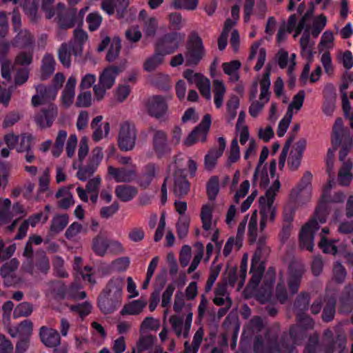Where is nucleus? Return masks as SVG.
Here are the masks:
<instances>
[{
	"label": "nucleus",
	"instance_id": "1",
	"mask_svg": "<svg viewBox=\"0 0 353 353\" xmlns=\"http://www.w3.org/2000/svg\"><path fill=\"white\" fill-rule=\"evenodd\" d=\"M310 300L307 293H301L294 304V308L296 312L297 325H293L290 329L289 335L285 334L280 341H277L275 334L267 331L264 336L255 337L253 350L254 353H292L294 345L302 342L308 330L314 328L313 319L305 314L308 309Z\"/></svg>",
	"mask_w": 353,
	"mask_h": 353
},
{
	"label": "nucleus",
	"instance_id": "2",
	"mask_svg": "<svg viewBox=\"0 0 353 353\" xmlns=\"http://www.w3.org/2000/svg\"><path fill=\"white\" fill-rule=\"evenodd\" d=\"M334 175L330 177L327 185L323 188V194L319 206L316 208L314 216L307 221L301 228L299 234L300 247L303 250L312 252L314 248V234L319 229V224L325 223L327 212L326 205L332 203H341L345 199V195L337 192L332 198L329 193L334 183Z\"/></svg>",
	"mask_w": 353,
	"mask_h": 353
},
{
	"label": "nucleus",
	"instance_id": "3",
	"mask_svg": "<svg viewBox=\"0 0 353 353\" xmlns=\"http://www.w3.org/2000/svg\"><path fill=\"white\" fill-rule=\"evenodd\" d=\"M271 68L268 65L264 74L258 77L252 83L250 92V100L253 101L249 108L252 117H256L263 110L264 105L270 100V88Z\"/></svg>",
	"mask_w": 353,
	"mask_h": 353
},
{
	"label": "nucleus",
	"instance_id": "4",
	"mask_svg": "<svg viewBox=\"0 0 353 353\" xmlns=\"http://www.w3.org/2000/svg\"><path fill=\"white\" fill-rule=\"evenodd\" d=\"M281 187L280 181L276 179L266 191L263 196L259 198V212L261 216L260 229L263 230L268 223L273 222L276 213V206L274 204L275 196Z\"/></svg>",
	"mask_w": 353,
	"mask_h": 353
},
{
	"label": "nucleus",
	"instance_id": "5",
	"mask_svg": "<svg viewBox=\"0 0 353 353\" xmlns=\"http://www.w3.org/2000/svg\"><path fill=\"white\" fill-rule=\"evenodd\" d=\"M54 0H43L42 10L46 13V17L51 19L56 14L58 16V23L61 29H68L73 27L76 23L77 12L75 9H70L64 14L62 12L64 10V5L57 4V8L55 10L51 8Z\"/></svg>",
	"mask_w": 353,
	"mask_h": 353
},
{
	"label": "nucleus",
	"instance_id": "6",
	"mask_svg": "<svg viewBox=\"0 0 353 353\" xmlns=\"http://www.w3.org/2000/svg\"><path fill=\"white\" fill-rule=\"evenodd\" d=\"M64 81L65 76L62 73H57L53 79L54 86L37 85L35 88L37 94L32 98V105L37 106L54 100L57 94V90L62 86Z\"/></svg>",
	"mask_w": 353,
	"mask_h": 353
},
{
	"label": "nucleus",
	"instance_id": "7",
	"mask_svg": "<svg viewBox=\"0 0 353 353\" xmlns=\"http://www.w3.org/2000/svg\"><path fill=\"white\" fill-rule=\"evenodd\" d=\"M268 250L265 246V239H260L258 241V248L254 253L251 261L250 274L252 277L249 282V286L252 288H256L259 285L263 274L265 267L261 261V255L263 252H266Z\"/></svg>",
	"mask_w": 353,
	"mask_h": 353
},
{
	"label": "nucleus",
	"instance_id": "8",
	"mask_svg": "<svg viewBox=\"0 0 353 353\" xmlns=\"http://www.w3.org/2000/svg\"><path fill=\"white\" fill-rule=\"evenodd\" d=\"M205 50L201 38L192 33L189 39L185 52V63L187 65H196L203 58Z\"/></svg>",
	"mask_w": 353,
	"mask_h": 353
},
{
	"label": "nucleus",
	"instance_id": "9",
	"mask_svg": "<svg viewBox=\"0 0 353 353\" xmlns=\"http://www.w3.org/2000/svg\"><path fill=\"white\" fill-rule=\"evenodd\" d=\"M39 336L41 342L46 347L54 348V353H68L67 345L59 347L61 344V336L57 330L43 326L40 328Z\"/></svg>",
	"mask_w": 353,
	"mask_h": 353
},
{
	"label": "nucleus",
	"instance_id": "10",
	"mask_svg": "<svg viewBox=\"0 0 353 353\" xmlns=\"http://www.w3.org/2000/svg\"><path fill=\"white\" fill-rule=\"evenodd\" d=\"M137 139V132L133 124L125 122L121 125L118 137V143L120 149L123 151L132 150Z\"/></svg>",
	"mask_w": 353,
	"mask_h": 353
},
{
	"label": "nucleus",
	"instance_id": "11",
	"mask_svg": "<svg viewBox=\"0 0 353 353\" xmlns=\"http://www.w3.org/2000/svg\"><path fill=\"white\" fill-rule=\"evenodd\" d=\"M183 77L190 83L196 85L203 97L208 100L211 99L210 82L208 78L201 73H194L190 69L184 71Z\"/></svg>",
	"mask_w": 353,
	"mask_h": 353
},
{
	"label": "nucleus",
	"instance_id": "12",
	"mask_svg": "<svg viewBox=\"0 0 353 353\" xmlns=\"http://www.w3.org/2000/svg\"><path fill=\"white\" fill-rule=\"evenodd\" d=\"M210 125L211 117L210 114H205L200 124L185 139L184 143L190 146L198 141H205Z\"/></svg>",
	"mask_w": 353,
	"mask_h": 353
},
{
	"label": "nucleus",
	"instance_id": "13",
	"mask_svg": "<svg viewBox=\"0 0 353 353\" xmlns=\"http://www.w3.org/2000/svg\"><path fill=\"white\" fill-rule=\"evenodd\" d=\"M183 34L172 32L165 35L157 46V51H160L163 55L173 53L184 40Z\"/></svg>",
	"mask_w": 353,
	"mask_h": 353
},
{
	"label": "nucleus",
	"instance_id": "14",
	"mask_svg": "<svg viewBox=\"0 0 353 353\" xmlns=\"http://www.w3.org/2000/svg\"><path fill=\"white\" fill-rule=\"evenodd\" d=\"M146 108L148 114L158 119L163 118L168 112V104L164 97L154 95L148 99Z\"/></svg>",
	"mask_w": 353,
	"mask_h": 353
},
{
	"label": "nucleus",
	"instance_id": "15",
	"mask_svg": "<svg viewBox=\"0 0 353 353\" xmlns=\"http://www.w3.org/2000/svg\"><path fill=\"white\" fill-rule=\"evenodd\" d=\"M108 173L117 183H129L137 177V169L134 165L128 168H117L112 165H109Z\"/></svg>",
	"mask_w": 353,
	"mask_h": 353
},
{
	"label": "nucleus",
	"instance_id": "16",
	"mask_svg": "<svg viewBox=\"0 0 353 353\" xmlns=\"http://www.w3.org/2000/svg\"><path fill=\"white\" fill-rule=\"evenodd\" d=\"M212 212L213 207L210 204L203 205L201 210V220L202 223V228L206 232H212V241L216 243L219 239V230L214 228V224L212 223Z\"/></svg>",
	"mask_w": 353,
	"mask_h": 353
},
{
	"label": "nucleus",
	"instance_id": "17",
	"mask_svg": "<svg viewBox=\"0 0 353 353\" xmlns=\"http://www.w3.org/2000/svg\"><path fill=\"white\" fill-rule=\"evenodd\" d=\"M57 116V108L55 105L50 103L35 115L34 121L41 128H47L52 125Z\"/></svg>",
	"mask_w": 353,
	"mask_h": 353
},
{
	"label": "nucleus",
	"instance_id": "18",
	"mask_svg": "<svg viewBox=\"0 0 353 353\" xmlns=\"http://www.w3.org/2000/svg\"><path fill=\"white\" fill-rule=\"evenodd\" d=\"M306 147V140L299 139L292 147L288 161L289 168L294 171L300 166L303 153Z\"/></svg>",
	"mask_w": 353,
	"mask_h": 353
},
{
	"label": "nucleus",
	"instance_id": "19",
	"mask_svg": "<svg viewBox=\"0 0 353 353\" xmlns=\"http://www.w3.org/2000/svg\"><path fill=\"white\" fill-rule=\"evenodd\" d=\"M152 143L154 150L159 157H162L170 152L168 143L167 134L162 130H155L153 134Z\"/></svg>",
	"mask_w": 353,
	"mask_h": 353
},
{
	"label": "nucleus",
	"instance_id": "20",
	"mask_svg": "<svg viewBox=\"0 0 353 353\" xmlns=\"http://www.w3.org/2000/svg\"><path fill=\"white\" fill-rule=\"evenodd\" d=\"M123 286L124 279L122 277H112L108 281L106 286L103 290L102 292L122 301Z\"/></svg>",
	"mask_w": 353,
	"mask_h": 353
},
{
	"label": "nucleus",
	"instance_id": "21",
	"mask_svg": "<svg viewBox=\"0 0 353 353\" xmlns=\"http://www.w3.org/2000/svg\"><path fill=\"white\" fill-rule=\"evenodd\" d=\"M122 301L103 292L99 296L98 307L103 314H111L119 309Z\"/></svg>",
	"mask_w": 353,
	"mask_h": 353
},
{
	"label": "nucleus",
	"instance_id": "22",
	"mask_svg": "<svg viewBox=\"0 0 353 353\" xmlns=\"http://www.w3.org/2000/svg\"><path fill=\"white\" fill-rule=\"evenodd\" d=\"M303 273L302 265L291 264L289 268L288 288L292 294H295L300 285L301 279Z\"/></svg>",
	"mask_w": 353,
	"mask_h": 353
},
{
	"label": "nucleus",
	"instance_id": "23",
	"mask_svg": "<svg viewBox=\"0 0 353 353\" xmlns=\"http://www.w3.org/2000/svg\"><path fill=\"white\" fill-rule=\"evenodd\" d=\"M213 302L215 305L219 306H232V301L230 297V294L228 291V284L226 283H218L214 290V298L213 299Z\"/></svg>",
	"mask_w": 353,
	"mask_h": 353
},
{
	"label": "nucleus",
	"instance_id": "24",
	"mask_svg": "<svg viewBox=\"0 0 353 353\" xmlns=\"http://www.w3.org/2000/svg\"><path fill=\"white\" fill-rule=\"evenodd\" d=\"M312 197V188H295L290 194V202L294 205H301L307 203Z\"/></svg>",
	"mask_w": 353,
	"mask_h": 353
},
{
	"label": "nucleus",
	"instance_id": "25",
	"mask_svg": "<svg viewBox=\"0 0 353 353\" xmlns=\"http://www.w3.org/2000/svg\"><path fill=\"white\" fill-rule=\"evenodd\" d=\"M76 84V77L74 76H70L68 79L65 87L61 95L62 103L66 108L70 107L74 102Z\"/></svg>",
	"mask_w": 353,
	"mask_h": 353
},
{
	"label": "nucleus",
	"instance_id": "26",
	"mask_svg": "<svg viewBox=\"0 0 353 353\" xmlns=\"http://www.w3.org/2000/svg\"><path fill=\"white\" fill-rule=\"evenodd\" d=\"M46 295L55 299H63L67 297V288L61 281L50 282L47 285Z\"/></svg>",
	"mask_w": 353,
	"mask_h": 353
},
{
	"label": "nucleus",
	"instance_id": "27",
	"mask_svg": "<svg viewBox=\"0 0 353 353\" xmlns=\"http://www.w3.org/2000/svg\"><path fill=\"white\" fill-rule=\"evenodd\" d=\"M23 269L31 274L34 273L46 274L50 269L49 260L44 253H41L35 261V268L30 265H23Z\"/></svg>",
	"mask_w": 353,
	"mask_h": 353
},
{
	"label": "nucleus",
	"instance_id": "28",
	"mask_svg": "<svg viewBox=\"0 0 353 353\" xmlns=\"http://www.w3.org/2000/svg\"><path fill=\"white\" fill-rule=\"evenodd\" d=\"M256 59V64L254 66L256 71H259L263 66L266 60V51L261 47V42L256 41L252 44L250 49V60Z\"/></svg>",
	"mask_w": 353,
	"mask_h": 353
},
{
	"label": "nucleus",
	"instance_id": "29",
	"mask_svg": "<svg viewBox=\"0 0 353 353\" xmlns=\"http://www.w3.org/2000/svg\"><path fill=\"white\" fill-rule=\"evenodd\" d=\"M121 70L117 66H110L105 68L99 76L101 85L111 88L115 83V79Z\"/></svg>",
	"mask_w": 353,
	"mask_h": 353
},
{
	"label": "nucleus",
	"instance_id": "30",
	"mask_svg": "<svg viewBox=\"0 0 353 353\" xmlns=\"http://www.w3.org/2000/svg\"><path fill=\"white\" fill-rule=\"evenodd\" d=\"M145 299H139L125 304L121 310V315H138L142 312L147 305Z\"/></svg>",
	"mask_w": 353,
	"mask_h": 353
},
{
	"label": "nucleus",
	"instance_id": "31",
	"mask_svg": "<svg viewBox=\"0 0 353 353\" xmlns=\"http://www.w3.org/2000/svg\"><path fill=\"white\" fill-rule=\"evenodd\" d=\"M241 63L238 60L225 62L222 64V68L225 74L229 77V81L235 83L239 79V69Z\"/></svg>",
	"mask_w": 353,
	"mask_h": 353
},
{
	"label": "nucleus",
	"instance_id": "32",
	"mask_svg": "<svg viewBox=\"0 0 353 353\" xmlns=\"http://www.w3.org/2000/svg\"><path fill=\"white\" fill-rule=\"evenodd\" d=\"M116 196L123 202H128L133 199L137 194L136 188L128 185H119L115 188Z\"/></svg>",
	"mask_w": 353,
	"mask_h": 353
},
{
	"label": "nucleus",
	"instance_id": "33",
	"mask_svg": "<svg viewBox=\"0 0 353 353\" xmlns=\"http://www.w3.org/2000/svg\"><path fill=\"white\" fill-rule=\"evenodd\" d=\"M170 323L172 328L178 337H188L190 328L185 326V322L183 319L176 315H172L170 318Z\"/></svg>",
	"mask_w": 353,
	"mask_h": 353
},
{
	"label": "nucleus",
	"instance_id": "34",
	"mask_svg": "<svg viewBox=\"0 0 353 353\" xmlns=\"http://www.w3.org/2000/svg\"><path fill=\"white\" fill-rule=\"evenodd\" d=\"M214 102L216 108L222 107L224 101V96L226 92V87L224 83L219 79L213 81Z\"/></svg>",
	"mask_w": 353,
	"mask_h": 353
},
{
	"label": "nucleus",
	"instance_id": "35",
	"mask_svg": "<svg viewBox=\"0 0 353 353\" xmlns=\"http://www.w3.org/2000/svg\"><path fill=\"white\" fill-rule=\"evenodd\" d=\"M158 172V168L154 164H148L144 169L143 173L140 178V185L143 188H147L150 185L153 179L156 177Z\"/></svg>",
	"mask_w": 353,
	"mask_h": 353
},
{
	"label": "nucleus",
	"instance_id": "36",
	"mask_svg": "<svg viewBox=\"0 0 353 353\" xmlns=\"http://www.w3.org/2000/svg\"><path fill=\"white\" fill-rule=\"evenodd\" d=\"M305 97V93L304 90H299L296 94L291 102L290 103L287 112V114H290V116L293 117L294 113H297L302 108Z\"/></svg>",
	"mask_w": 353,
	"mask_h": 353
},
{
	"label": "nucleus",
	"instance_id": "37",
	"mask_svg": "<svg viewBox=\"0 0 353 353\" xmlns=\"http://www.w3.org/2000/svg\"><path fill=\"white\" fill-rule=\"evenodd\" d=\"M56 62L54 57L50 54H46L41 63L42 79H46L51 75L55 70Z\"/></svg>",
	"mask_w": 353,
	"mask_h": 353
},
{
	"label": "nucleus",
	"instance_id": "38",
	"mask_svg": "<svg viewBox=\"0 0 353 353\" xmlns=\"http://www.w3.org/2000/svg\"><path fill=\"white\" fill-rule=\"evenodd\" d=\"M343 123L341 118L336 119L332 129V143L333 145H339L345 134Z\"/></svg>",
	"mask_w": 353,
	"mask_h": 353
},
{
	"label": "nucleus",
	"instance_id": "39",
	"mask_svg": "<svg viewBox=\"0 0 353 353\" xmlns=\"http://www.w3.org/2000/svg\"><path fill=\"white\" fill-rule=\"evenodd\" d=\"M69 217L67 214H56L51 221L50 230L54 233L61 232L68 224Z\"/></svg>",
	"mask_w": 353,
	"mask_h": 353
},
{
	"label": "nucleus",
	"instance_id": "40",
	"mask_svg": "<svg viewBox=\"0 0 353 353\" xmlns=\"http://www.w3.org/2000/svg\"><path fill=\"white\" fill-rule=\"evenodd\" d=\"M352 169V163L350 161H347L343 163L342 168L339 172L338 181L341 185H348L352 180L351 170Z\"/></svg>",
	"mask_w": 353,
	"mask_h": 353
},
{
	"label": "nucleus",
	"instance_id": "41",
	"mask_svg": "<svg viewBox=\"0 0 353 353\" xmlns=\"http://www.w3.org/2000/svg\"><path fill=\"white\" fill-rule=\"evenodd\" d=\"M267 274L270 275V283L266 284L265 285H267V288H265L263 292H260L257 295L258 301L262 304L270 302L272 298V288L274 283V272L273 271L271 272L270 270H269Z\"/></svg>",
	"mask_w": 353,
	"mask_h": 353
},
{
	"label": "nucleus",
	"instance_id": "42",
	"mask_svg": "<svg viewBox=\"0 0 353 353\" xmlns=\"http://www.w3.org/2000/svg\"><path fill=\"white\" fill-rule=\"evenodd\" d=\"M346 296L341 298V307L340 311L343 313H348L353 310V288L351 285L345 287Z\"/></svg>",
	"mask_w": 353,
	"mask_h": 353
},
{
	"label": "nucleus",
	"instance_id": "43",
	"mask_svg": "<svg viewBox=\"0 0 353 353\" xmlns=\"http://www.w3.org/2000/svg\"><path fill=\"white\" fill-rule=\"evenodd\" d=\"M109 248V241L103 237L98 235L93 239L92 241V250L98 256H104Z\"/></svg>",
	"mask_w": 353,
	"mask_h": 353
},
{
	"label": "nucleus",
	"instance_id": "44",
	"mask_svg": "<svg viewBox=\"0 0 353 353\" xmlns=\"http://www.w3.org/2000/svg\"><path fill=\"white\" fill-rule=\"evenodd\" d=\"M163 56L160 51L156 52L145 60L143 63V69L147 72L154 70L163 63Z\"/></svg>",
	"mask_w": 353,
	"mask_h": 353
},
{
	"label": "nucleus",
	"instance_id": "45",
	"mask_svg": "<svg viewBox=\"0 0 353 353\" xmlns=\"http://www.w3.org/2000/svg\"><path fill=\"white\" fill-rule=\"evenodd\" d=\"M19 265V263L17 259H12L1 267V274L5 280H7V283H10L9 284L12 283L9 279L12 276L14 272L17 269ZM6 284L8 285V283Z\"/></svg>",
	"mask_w": 353,
	"mask_h": 353
},
{
	"label": "nucleus",
	"instance_id": "46",
	"mask_svg": "<svg viewBox=\"0 0 353 353\" xmlns=\"http://www.w3.org/2000/svg\"><path fill=\"white\" fill-rule=\"evenodd\" d=\"M241 157L240 148L238 143V138L235 137L232 139L230 150L228 152V157L227 160V165L231 166L232 164L236 163Z\"/></svg>",
	"mask_w": 353,
	"mask_h": 353
},
{
	"label": "nucleus",
	"instance_id": "47",
	"mask_svg": "<svg viewBox=\"0 0 353 353\" xmlns=\"http://www.w3.org/2000/svg\"><path fill=\"white\" fill-rule=\"evenodd\" d=\"M190 190V183L185 177L175 178L174 193L175 196L181 197L188 194Z\"/></svg>",
	"mask_w": 353,
	"mask_h": 353
},
{
	"label": "nucleus",
	"instance_id": "48",
	"mask_svg": "<svg viewBox=\"0 0 353 353\" xmlns=\"http://www.w3.org/2000/svg\"><path fill=\"white\" fill-rule=\"evenodd\" d=\"M58 57L60 62L65 68H69L71 65V46L70 44L63 43L60 46L58 51Z\"/></svg>",
	"mask_w": 353,
	"mask_h": 353
},
{
	"label": "nucleus",
	"instance_id": "49",
	"mask_svg": "<svg viewBox=\"0 0 353 353\" xmlns=\"http://www.w3.org/2000/svg\"><path fill=\"white\" fill-rule=\"evenodd\" d=\"M243 245L242 239L239 237H230L223 250V254L228 257L233 251H238Z\"/></svg>",
	"mask_w": 353,
	"mask_h": 353
},
{
	"label": "nucleus",
	"instance_id": "50",
	"mask_svg": "<svg viewBox=\"0 0 353 353\" xmlns=\"http://www.w3.org/2000/svg\"><path fill=\"white\" fill-rule=\"evenodd\" d=\"M14 41L17 46L32 48L33 38L27 30H20L15 37Z\"/></svg>",
	"mask_w": 353,
	"mask_h": 353
},
{
	"label": "nucleus",
	"instance_id": "51",
	"mask_svg": "<svg viewBox=\"0 0 353 353\" xmlns=\"http://www.w3.org/2000/svg\"><path fill=\"white\" fill-rule=\"evenodd\" d=\"M235 21L228 19L225 22L223 30L218 40V46L220 50H223L228 44V37L232 28L234 26Z\"/></svg>",
	"mask_w": 353,
	"mask_h": 353
},
{
	"label": "nucleus",
	"instance_id": "52",
	"mask_svg": "<svg viewBox=\"0 0 353 353\" xmlns=\"http://www.w3.org/2000/svg\"><path fill=\"white\" fill-rule=\"evenodd\" d=\"M327 24V18L323 14H320L314 18L310 28L311 34L317 37Z\"/></svg>",
	"mask_w": 353,
	"mask_h": 353
},
{
	"label": "nucleus",
	"instance_id": "53",
	"mask_svg": "<svg viewBox=\"0 0 353 353\" xmlns=\"http://www.w3.org/2000/svg\"><path fill=\"white\" fill-rule=\"evenodd\" d=\"M206 189L208 199L211 201L214 200L219 192V177L216 176L210 177L207 183Z\"/></svg>",
	"mask_w": 353,
	"mask_h": 353
},
{
	"label": "nucleus",
	"instance_id": "54",
	"mask_svg": "<svg viewBox=\"0 0 353 353\" xmlns=\"http://www.w3.org/2000/svg\"><path fill=\"white\" fill-rule=\"evenodd\" d=\"M222 156L221 152H216L214 149H211L208 153L205 156L204 165L207 170H212L217 163V160Z\"/></svg>",
	"mask_w": 353,
	"mask_h": 353
},
{
	"label": "nucleus",
	"instance_id": "55",
	"mask_svg": "<svg viewBox=\"0 0 353 353\" xmlns=\"http://www.w3.org/2000/svg\"><path fill=\"white\" fill-rule=\"evenodd\" d=\"M158 28V20L155 17H150L144 20L143 30L146 37H154Z\"/></svg>",
	"mask_w": 353,
	"mask_h": 353
},
{
	"label": "nucleus",
	"instance_id": "56",
	"mask_svg": "<svg viewBox=\"0 0 353 353\" xmlns=\"http://www.w3.org/2000/svg\"><path fill=\"white\" fill-rule=\"evenodd\" d=\"M346 343L347 340L345 336H338L336 341H332L325 348L324 353H334L336 345L339 349V353H345Z\"/></svg>",
	"mask_w": 353,
	"mask_h": 353
},
{
	"label": "nucleus",
	"instance_id": "57",
	"mask_svg": "<svg viewBox=\"0 0 353 353\" xmlns=\"http://www.w3.org/2000/svg\"><path fill=\"white\" fill-rule=\"evenodd\" d=\"M239 106V99L238 97L232 95L227 102V115L229 121L234 119L236 116V110Z\"/></svg>",
	"mask_w": 353,
	"mask_h": 353
},
{
	"label": "nucleus",
	"instance_id": "58",
	"mask_svg": "<svg viewBox=\"0 0 353 353\" xmlns=\"http://www.w3.org/2000/svg\"><path fill=\"white\" fill-rule=\"evenodd\" d=\"M336 242L335 240H328L323 236L319 245L323 252L335 255L338 252Z\"/></svg>",
	"mask_w": 353,
	"mask_h": 353
},
{
	"label": "nucleus",
	"instance_id": "59",
	"mask_svg": "<svg viewBox=\"0 0 353 353\" xmlns=\"http://www.w3.org/2000/svg\"><path fill=\"white\" fill-rule=\"evenodd\" d=\"M199 4V0H174L172 6L176 9L194 10Z\"/></svg>",
	"mask_w": 353,
	"mask_h": 353
},
{
	"label": "nucleus",
	"instance_id": "60",
	"mask_svg": "<svg viewBox=\"0 0 353 353\" xmlns=\"http://www.w3.org/2000/svg\"><path fill=\"white\" fill-rule=\"evenodd\" d=\"M121 49V40L119 38L115 37L113 39L110 48L108 50L106 59L109 62L114 61L118 57Z\"/></svg>",
	"mask_w": 353,
	"mask_h": 353
},
{
	"label": "nucleus",
	"instance_id": "61",
	"mask_svg": "<svg viewBox=\"0 0 353 353\" xmlns=\"http://www.w3.org/2000/svg\"><path fill=\"white\" fill-rule=\"evenodd\" d=\"M347 276V272L341 263L336 261L333 266V279L339 283H343Z\"/></svg>",
	"mask_w": 353,
	"mask_h": 353
},
{
	"label": "nucleus",
	"instance_id": "62",
	"mask_svg": "<svg viewBox=\"0 0 353 353\" xmlns=\"http://www.w3.org/2000/svg\"><path fill=\"white\" fill-rule=\"evenodd\" d=\"M190 221L189 219L185 216H181L176 225L177 235L179 239H183L188 233L189 231Z\"/></svg>",
	"mask_w": 353,
	"mask_h": 353
},
{
	"label": "nucleus",
	"instance_id": "63",
	"mask_svg": "<svg viewBox=\"0 0 353 353\" xmlns=\"http://www.w3.org/2000/svg\"><path fill=\"white\" fill-rule=\"evenodd\" d=\"M97 170V167L92 165V164L88 162L87 165L79 168L77 171V176L79 180L85 181L92 176Z\"/></svg>",
	"mask_w": 353,
	"mask_h": 353
},
{
	"label": "nucleus",
	"instance_id": "64",
	"mask_svg": "<svg viewBox=\"0 0 353 353\" xmlns=\"http://www.w3.org/2000/svg\"><path fill=\"white\" fill-rule=\"evenodd\" d=\"M1 74L3 79L10 81L11 79V72L13 70L12 62L6 57L1 58Z\"/></svg>",
	"mask_w": 353,
	"mask_h": 353
}]
</instances>
